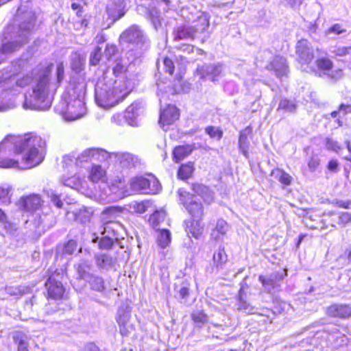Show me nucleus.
Here are the masks:
<instances>
[{
    "label": "nucleus",
    "mask_w": 351,
    "mask_h": 351,
    "mask_svg": "<svg viewBox=\"0 0 351 351\" xmlns=\"http://www.w3.org/2000/svg\"><path fill=\"white\" fill-rule=\"evenodd\" d=\"M46 142L34 132L8 134L0 143V167L29 169L44 160Z\"/></svg>",
    "instance_id": "f257e3e1"
},
{
    "label": "nucleus",
    "mask_w": 351,
    "mask_h": 351,
    "mask_svg": "<svg viewBox=\"0 0 351 351\" xmlns=\"http://www.w3.org/2000/svg\"><path fill=\"white\" fill-rule=\"evenodd\" d=\"M192 193L179 189L178 194L180 204L184 208L190 218L184 221V230L189 237L199 239L203 234L205 215L204 204L209 206L215 202L213 191L206 184L199 182L191 184Z\"/></svg>",
    "instance_id": "f03ea898"
},
{
    "label": "nucleus",
    "mask_w": 351,
    "mask_h": 351,
    "mask_svg": "<svg viewBox=\"0 0 351 351\" xmlns=\"http://www.w3.org/2000/svg\"><path fill=\"white\" fill-rule=\"evenodd\" d=\"M132 88L128 80L115 81L113 86L96 94L97 104L104 108H111L122 102L132 92Z\"/></svg>",
    "instance_id": "7ed1b4c3"
},
{
    "label": "nucleus",
    "mask_w": 351,
    "mask_h": 351,
    "mask_svg": "<svg viewBox=\"0 0 351 351\" xmlns=\"http://www.w3.org/2000/svg\"><path fill=\"white\" fill-rule=\"evenodd\" d=\"M132 190L144 195H156L161 191L158 179L152 173L136 176L130 180Z\"/></svg>",
    "instance_id": "20e7f679"
},
{
    "label": "nucleus",
    "mask_w": 351,
    "mask_h": 351,
    "mask_svg": "<svg viewBox=\"0 0 351 351\" xmlns=\"http://www.w3.org/2000/svg\"><path fill=\"white\" fill-rule=\"evenodd\" d=\"M51 69L49 67L45 73L41 75L32 89L31 102L35 106H39L49 96Z\"/></svg>",
    "instance_id": "39448f33"
},
{
    "label": "nucleus",
    "mask_w": 351,
    "mask_h": 351,
    "mask_svg": "<svg viewBox=\"0 0 351 351\" xmlns=\"http://www.w3.org/2000/svg\"><path fill=\"white\" fill-rule=\"evenodd\" d=\"M45 296L47 300H61L64 298L65 288L61 282L56 280L52 275L49 276L45 283Z\"/></svg>",
    "instance_id": "423d86ee"
},
{
    "label": "nucleus",
    "mask_w": 351,
    "mask_h": 351,
    "mask_svg": "<svg viewBox=\"0 0 351 351\" xmlns=\"http://www.w3.org/2000/svg\"><path fill=\"white\" fill-rule=\"evenodd\" d=\"M19 208L23 212L34 214L42 208L43 201L38 194H30L20 198Z\"/></svg>",
    "instance_id": "0eeeda50"
},
{
    "label": "nucleus",
    "mask_w": 351,
    "mask_h": 351,
    "mask_svg": "<svg viewBox=\"0 0 351 351\" xmlns=\"http://www.w3.org/2000/svg\"><path fill=\"white\" fill-rule=\"evenodd\" d=\"M119 41L133 45L143 43V34L138 25H131L123 30L119 36Z\"/></svg>",
    "instance_id": "6e6552de"
},
{
    "label": "nucleus",
    "mask_w": 351,
    "mask_h": 351,
    "mask_svg": "<svg viewBox=\"0 0 351 351\" xmlns=\"http://www.w3.org/2000/svg\"><path fill=\"white\" fill-rule=\"evenodd\" d=\"M66 113L70 120H76L83 117L85 113V104L80 95H78L76 98L69 99Z\"/></svg>",
    "instance_id": "1a4fd4ad"
},
{
    "label": "nucleus",
    "mask_w": 351,
    "mask_h": 351,
    "mask_svg": "<svg viewBox=\"0 0 351 351\" xmlns=\"http://www.w3.org/2000/svg\"><path fill=\"white\" fill-rule=\"evenodd\" d=\"M267 71L274 73L276 76L278 78L287 77L289 69L287 60L280 56H276L271 60L266 66Z\"/></svg>",
    "instance_id": "9d476101"
},
{
    "label": "nucleus",
    "mask_w": 351,
    "mask_h": 351,
    "mask_svg": "<svg viewBox=\"0 0 351 351\" xmlns=\"http://www.w3.org/2000/svg\"><path fill=\"white\" fill-rule=\"evenodd\" d=\"M295 53L299 62L302 64H308L314 59L313 51L309 47V43L306 39L302 38L295 45Z\"/></svg>",
    "instance_id": "9b49d317"
},
{
    "label": "nucleus",
    "mask_w": 351,
    "mask_h": 351,
    "mask_svg": "<svg viewBox=\"0 0 351 351\" xmlns=\"http://www.w3.org/2000/svg\"><path fill=\"white\" fill-rule=\"evenodd\" d=\"M179 117V109L174 105L169 104L160 111L158 123L162 128L168 127L178 120Z\"/></svg>",
    "instance_id": "f8f14e48"
},
{
    "label": "nucleus",
    "mask_w": 351,
    "mask_h": 351,
    "mask_svg": "<svg viewBox=\"0 0 351 351\" xmlns=\"http://www.w3.org/2000/svg\"><path fill=\"white\" fill-rule=\"evenodd\" d=\"M106 12L108 19L114 23L125 14V4L123 1H114L106 5Z\"/></svg>",
    "instance_id": "ddd939ff"
},
{
    "label": "nucleus",
    "mask_w": 351,
    "mask_h": 351,
    "mask_svg": "<svg viewBox=\"0 0 351 351\" xmlns=\"http://www.w3.org/2000/svg\"><path fill=\"white\" fill-rule=\"evenodd\" d=\"M326 314L329 317L348 319L351 317V306L348 304H332L326 307Z\"/></svg>",
    "instance_id": "4468645a"
},
{
    "label": "nucleus",
    "mask_w": 351,
    "mask_h": 351,
    "mask_svg": "<svg viewBox=\"0 0 351 351\" xmlns=\"http://www.w3.org/2000/svg\"><path fill=\"white\" fill-rule=\"evenodd\" d=\"M88 179L93 184L106 183L108 176L106 169L98 164H93L88 170Z\"/></svg>",
    "instance_id": "2eb2a0df"
},
{
    "label": "nucleus",
    "mask_w": 351,
    "mask_h": 351,
    "mask_svg": "<svg viewBox=\"0 0 351 351\" xmlns=\"http://www.w3.org/2000/svg\"><path fill=\"white\" fill-rule=\"evenodd\" d=\"M195 149L194 143L177 145L172 151V159L174 162L179 163L190 156Z\"/></svg>",
    "instance_id": "dca6fc26"
},
{
    "label": "nucleus",
    "mask_w": 351,
    "mask_h": 351,
    "mask_svg": "<svg viewBox=\"0 0 351 351\" xmlns=\"http://www.w3.org/2000/svg\"><path fill=\"white\" fill-rule=\"evenodd\" d=\"M282 279V275L275 276H267L265 275H259L258 281L261 284L263 288L267 292L270 293L274 289L280 287V281Z\"/></svg>",
    "instance_id": "f3484780"
},
{
    "label": "nucleus",
    "mask_w": 351,
    "mask_h": 351,
    "mask_svg": "<svg viewBox=\"0 0 351 351\" xmlns=\"http://www.w3.org/2000/svg\"><path fill=\"white\" fill-rule=\"evenodd\" d=\"M125 208L120 206H110L101 212L102 220L105 225L113 223L117 216L123 213Z\"/></svg>",
    "instance_id": "a211bd4d"
},
{
    "label": "nucleus",
    "mask_w": 351,
    "mask_h": 351,
    "mask_svg": "<svg viewBox=\"0 0 351 351\" xmlns=\"http://www.w3.org/2000/svg\"><path fill=\"white\" fill-rule=\"evenodd\" d=\"M22 14L23 12L21 11L20 8H19L14 16V19L15 21H19L23 19L24 20L19 25V31L21 33L29 32L34 27L35 17L33 15L29 14L25 17H22Z\"/></svg>",
    "instance_id": "6ab92c4d"
},
{
    "label": "nucleus",
    "mask_w": 351,
    "mask_h": 351,
    "mask_svg": "<svg viewBox=\"0 0 351 351\" xmlns=\"http://www.w3.org/2000/svg\"><path fill=\"white\" fill-rule=\"evenodd\" d=\"M275 176L276 179L282 184L283 188L291 185L293 182V177L281 168H274L271 171V176Z\"/></svg>",
    "instance_id": "aec40b11"
},
{
    "label": "nucleus",
    "mask_w": 351,
    "mask_h": 351,
    "mask_svg": "<svg viewBox=\"0 0 351 351\" xmlns=\"http://www.w3.org/2000/svg\"><path fill=\"white\" fill-rule=\"evenodd\" d=\"M196 36L193 33L189 25H182L174 30V38L176 40H194Z\"/></svg>",
    "instance_id": "412c9836"
},
{
    "label": "nucleus",
    "mask_w": 351,
    "mask_h": 351,
    "mask_svg": "<svg viewBox=\"0 0 351 351\" xmlns=\"http://www.w3.org/2000/svg\"><path fill=\"white\" fill-rule=\"evenodd\" d=\"M130 318V314L124 309L119 310L117 313L116 321L119 327V332L123 337L128 336L130 333L127 328V324Z\"/></svg>",
    "instance_id": "4be33fe9"
},
{
    "label": "nucleus",
    "mask_w": 351,
    "mask_h": 351,
    "mask_svg": "<svg viewBox=\"0 0 351 351\" xmlns=\"http://www.w3.org/2000/svg\"><path fill=\"white\" fill-rule=\"evenodd\" d=\"M195 171V163L189 161L182 164L178 169L177 177L179 180H186L193 176Z\"/></svg>",
    "instance_id": "5701e85b"
},
{
    "label": "nucleus",
    "mask_w": 351,
    "mask_h": 351,
    "mask_svg": "<svg viewBox=\"0 0 351 351\" xmlns=\"http://www.w3.org/2000/svg\"><path fill=\"white\" fill-rule=\"evenodd\" d=\"M191 319L195 326L201 328L208 323V315L203 309H196L191 312Z\"/></svg>",
    "instance_id": "b1692460"
},
{
    "label": "nucleus",
    "mask_w": 351,
    "mask_h": 351,
    "mask_svg": "<svg viewBox=\"0 0 351 351\" xmlns=\"http://www.w3.org/2000/svg\"><path fill=\"white\" fill-rule=\"evenodd\" d=\"M228 261V254L224 247H219L213 256V267L217 269L221 268Z\"/></svg>",
    "instance_id": "393cba45"
},
{
    "label": "nucleus",
    "mask_w": 351,
    "mask_h": 351,
    "mask_svg": "<svg viewBox=\"0 0 351 351\" xmlns=\"http://www.w3.org/2000/svg\"><path fill=\"white\" fill-rule=\"evenodd\" d=\"M196 36L197 34L204 32L209 27L208 20L204 16H199L189 25Z\"/></svg>",
    "instance_id": "a878e982"
},
{
    "label": "nucleus",
    "mask_w": 351,
    "mask_h": 351,
    "mask_svg": "<svg viewBox=\"0 0 351 351\" xmlns=\"http://www.w3.org/2000/svg\"><path fill=\"white\" fill-rule=\"evenodd\" d=\"M171 241L170 231L167 229L158 230L156 242L158 245L162 249L169 245Z\"/></svg>",
    "instance_id": "bb28decb"
},
{
    "label": "nucleus",
    "mask_w": 351,
    "mask_h": 351,
    "mask_svg": "<svg viewBox=\"0 0 351 351\" xmlns=\"http://www.w3.org/2000/svg\"><path fill=\"white\" fill-rule=\"evenodd\" d=\"M13 341L16 346L17 351H29L27 337L24 333L17 332L14 334Z\"/></svg>",
    "instance_id": "cd10ccee"
},
{
    "label": "nucleus",
    "mask_w": 351,
    "mask_h": 351,
    "mask_svg": "<svg viewBox=\"0 0 351 351\" xmlns=\"http://www.w3.org/2000/svg\"><path fill=\"white\" fill-rule=\"evenodd\" d=\"M228 229V223L223 219H219L213 230L212 234L215 235L216 239L223 237L226 234Z\"/></svg>",
    "instance_id": "c85d7f7f"
},
{
    "label": "nucleus",
    "mask_w": 351,
    "mask_h": 351,
    "mask_svg": "<svg viewBox=\"0 0 351 351\" xmlns=\"http://www.w3.org/2000/svg\"><path fill=\"white\" fill-rule=\"evenodd\" d=\"M134 107H128L123 112L117 113L112 117V122L117 125H122L124 122L128 121L127 113H134Z\"/></svg>",
    "instance_id": "c756f323"
},
{
    "label": "nucleus",
    "mask_w": 351,
    "mask_h": 351,
    "mask_svg": "<svg viewBox=\"0 0 351 351\" xmlns=\"http://www.w3.org/2000/svg\"><path fill=\"white\" fill-rule=\"evenodd\" d=\"M318 70L328 72L333 68V62L328 58H319L315 61Z\"/></svg>",
    "instance_id": "7c9ffc66"
},
{
    "label": "nucleus",
    "mask_w": 351,
    "mask_h": 351,
    "mask_svg": "<svg viewBox=\"0 0 351 351\" xmlns=\"http://www.w3.org/2000/svg\"><path fill=\"white\" fill-rule=\"evenodd\" d=\"M204 130L210 138L215 139L217 141H220L223 135V131L219 127L208 125L205 128Z\"/></svg>",
    "instance_id": "2f4dec72"
},
{
    "label": "nucleus",
    "mask_w": 351,
    "mask_h": 351,
    "mask_svg": "<svg viewBox=\"0 0 351 351\" xmlns=\"http://www.w3.org/2000/svg\"><path fill=\"white\" fill-rule=\"evenodd\" d=\"M296 108L297 105L294 101L287 98H283L280 100L277 110L294 112Z\"/></svg>",
    "instance_id": "473e14b6"
},
{
    "label": "nucleus",
    "mask_w": 351,
    "mask_h": 351,
    "mask_svg": "<svg viewBox=\"0 0 351 351\" xmlns=\"http://www.w3.org/2000/svg\"><path fill=\"white\" fill-rule=\"evenodd\" d=\"M251 133L252 129L249 126L240 132L239 136V146L240 148H245L247 147L248 136L250 135Z\"/></svg>",
    "instance_id": "72a5a7b5"
},
{
    "label": "nucleus",
    "mask_w": 351,
    "mask_h": 351,
    "mask_svg": "<svg viewBox=\"0 0 351 351\" xmlns=\"http://www.w3.org/2000/svg\"><path fill=\"white\" fill-rule=\"evenodd\" d=\"M163 221L164 215L158 210L154 211L148 219V222L153 228H156Z\"/></svg>",
    "instance_id": "f704fd0d"
},
{
    "label": "nucleus",
    "mask_w": 351,
    "mask_h": 351,
    "mask_svg": "<svg viewBox=\"0 0 351 351\" xmlns=\"http://www.w3.org/2000/svg\"><path fill=\"white\" fill-rule=\"evenodd\" d=\"M178 49L182 51L183 53H187V54H191L194 53V51H196L197 54L199 55H203L204 54V51L203 49L199 48H195L193 45L188 44V43H182L178 47Z\"/></svg>",
    "instance_id": "c9c22d12"
},
{
    "label": "nucleus",
    "mask_w": 351,
    "mask_h": 351,
    "mask_svg": "<svg viewBox=\"0 0 351 351\" xmlns=\"http://www.w3.org/2000/svg\"><path fill=\"white\" fill-rule=\"evenodd\" d=\"M339 221L337 224L332 223L331 226L336 227L337 225L339 226H344L351 221V214L347 212H341L338 214Z\"/></svg>",
    "instance_id": "e433bc0d"
},
{
    "label": "nucleus",
    "mask_w": 351,
    "mask_h": 351,
    "mask_svg": "<svg viewBox=\"0 0 351 351\" xmlns=\"http://www.w3.org/2000/svg\"><path fill=\"white\" fill-rule=\"evenodd\" d=\"M149 204L150 203L149 201H141L136 202L133 205L134 211L136 214H143L147 210Z\"/></svg>",
    "instance_id": "4c0bfd02"
},
{
    "label": "nucleus",
    "mask_w": 351,
    "mask_h": 351,
    "mask_svg": "<svg viewBox=\"0 0 351 351\" xmlns=\"http://www.w3.org/2000/svg\"><path fill=\"white\" fill-rule=\"evenodd\" d=\"M114 245V241L108 237H104L99 239L98 247L100 250H110Z\"/></svg>",
    "instance_id": "58836bf2"
},
{
    "label": "nucleus",
    "mask_w": 351,
    "mask_h": 351,
    "mask_svg": "<svg viewBox=\"0 0 351 351\" xmlns=\"http://www.w3.org/2000/svg\"><path fill=\"white\" fill-rule=\"evenodd\" d=\"M101 48L100 47H97L93 53L90 55V64L93 66L97 65L101 59Z\"/></svg>",
    "instance_id": "ea45409f"
},
{
    "label": "nucleus",
    "mask_w": 351,
    "mask_h": 351,
    "mask_svg": "<svg viewBox=\"0 0 351 351\" xmlns=\"http://www.w3.org/2000/svg\"><path fill=\"white\" fill-rule=\"evenodd\" d=\"M103 152L101 149L91 147L85 149L83 152V156L86 158H96Z\"/></svg>",
    "instance_id": "a19ab883"
},
{
    "label": "nucleus",
    "mask_w": 351,
    "mask_h": 351,
    "mask_svg": "<svg viewBox=\"0 0 351 351\" xmlns=\"http://www.w3.org/2000/svg\"><path fill=\"white\" fill-rule=\"evenodd\" d=\"M164 69L166 73L170 75L174 74L175 65L173 61L169 57L166 56L163 59Z\"/></svg>",
    "instance_id": "79ce46f5"
},
{
    "label": "nucleus",
    "mask_w": 351,
    "mask_h": 351,
    "mask_svg": "<svg viewBox=\"0 0 351 351\" xmlns=\"http://www.w3.org/2000/svg\"><path fill=\"white\" fill-rule=\"evenodd\" d=\"M77 248V243L74 240L68 241L64 245L63 252L65 254H73Z\"/></svg>",
    "instance_id": "37998d69"
},
{
    "label": "nucleus",
    "mask_w": 351,
    "mask_h": 351,
    "mask_svg": "<svg viewBox=\"0 0 351 351\" xmlns=\"http://www.w3.org/2000/svg\"><path fill=\"white\" fill-rule=\"evenodd\" d=\"M331 204L335 207L341 208L343 209H349L351 207V200H340L335 199L331 202Z\"/></svg>",
    "instance_id": "c03bdc74"
},
{
    "label": "nucleus",
    "mask_w": 351,
    "mask_h": 351,
    "mask_svg": "<svg viewBox=\"0 0 351 351\" xmlns=\"http://www.w3.org/2000/svg\"><path fill=\"white\" fill-rule=\"evenodd\" d=\"M95 258L99 266H103L105 263L112 261V258L106 254H96Z\"/></svg>",
    "instance_id": "a18cd8bd"
},
{
    "label": "nucleus",
    "mask_w": 351,
    "mask_h": 351,
    "mask_svg": "<svg viewBox=\"0 0 351 351\" xmlns=\"http://www.w3.org/2000/svg\"><path fill=\"white\" fill-rule=\"evenodd\" d=\"M307 165L311 171H315L320 165L319 159L316 156H312L308 159Z\"/></svg>",
    "instance_id": "49530a36"
},
{
    "label": "nucleus",
    "mask_w": 351,
    "mask_h": 351,
    "mask_svg": "<svg viewBox=\"0 0 351 351\" xmlns=\"http://www.w3.org/2000/svg\"><path fill=\"white\" fill-rule=\"evenodd\" d=\"M57 82L60 84L64 77V68L62 62L59 63L56 67Z\"/></svg>",
    "instance_id": "de8ad7c7"
},
{
    "label": "nucleus",
    "mask_w": 351,
    "mask_h": 351,
    "mask_svg": "<svg viewBox=\"0 0 351 351\" xmlns=\"http://www.w3.org/2000/svg\"><path fill=\"white\" fill-rule=\"evenodd\" d=\"M339 164L336 159L330 160L326 165L327 169L330 172H337L339 169Z\"/></svg>",
    "instance_id": "09e8293b"
},
{
    "label": "nucleus",
    "mask_w": 351,
    "mask_h": 351,
    "mask_svg": "<svg viewBox=\"0 0 351 351\" xmlns=\"http://www.w3.org/2000/svg\"><path fill=\"white\" fill-rule=\"evenodd\" d=\"M248 286L247 285H242L240 289L239 290L238 295H237V299L240 303L245 304V299H246V292L245 288L247 287Z\"/></svg>",
    "instance_id": "8fccbe9b"
},
{
    "label": "nucleus",
    "mask_w": 351,
    "mask_h": 351,
    "mask_svg": "<svg viewBox=\"0 0 351 351\" xmlns=\"http://www.w3.org/2000/svg\"><path fill=\"white\" fill-rule=\"evenodd\" d=\"M346 32V29L342 27L340 24H334L328 29V32L334 33L335 34H340Z\"/></svg>",
    "instance_id": "3c124183"
},
{
    "label": "nucleus",
    "mask_w": 351,
    "mask_h": 351,
    "mask_svg": "<svg viewBox=\"0 0 351 351\" xmlns=\"http://www.w3.org/2000/svg\"><path fill=\"white\" fill-rule=\"evenodd\" d=\"M16 45L12 42H8L2 45L1 50L3 53H10L15 50Z\"/></svg>",
    "instance_id": "603ef678"
},
{
    "label": "nucleus",
    "mask_w": 351,
    "mask_h": 351,
    "mask_svg": "<svg viewBox=\"0 0 351 351\" xmlns=\"http://www.w3.org/2000/svg\"><path fill=\"white\" fill-rule=\"evenodd\" d=\"M71 6L73 10H76V16L77 17L82 16L84 8L80 4L77 3H72Z\"/></svg>",
    "instance_id": "864d4df0"
},
{
    "label": "nucleus",
    "mask_w": 351,
    "mask_h": 351,
    "mask_svg": "<svg viewBox=\"0 0 351 351\" xmlns=\"http://www.w3.org/2000/svg\"><path fill=\"white\" fill-rule=\"evenodd\" d=\"M350 51L351 47H339L336 50V55L339 56H346L350 53Z\"/></svg>",
    "instance_id": "5fc2aeb1"
},
{
    "label": "nucleus",
    "mask_w": 351,
    "mask_h": 351,
    "mask_svg": "<svg viewBox=\"0 0 351 351\" xmlns=\"http://www.w3.org/2000/svg\"><path fill=\"white\" fill-rule=\"evenodd\" d=\"M179 294L182 299L186 298L190 294L189 285L182 287L179 291Z\"/></svg>",
    "instance_id": "6e6d98bb"
},
{
    "label": "nucleus",
    "mask_w": 351,
    "mask_h": 351,
    "mask_svg": "<svg viewBox=\"0 0 351 351\" xmlns=\"http://www.w3.org/2000/svg\"><path fill=\"white\" fill-rule=\"evenodd\" d=\"M286 4L291 8H295L300 6L304 0H285Z\"/></svg>",
    "instance_id": "4d7b16f0"
},
{
    "label": "nucleus",
    "mask_w": 351,
    "mask_h": 351,
    "mask_svg": "<svg viewBox=\"0 0 351 351\" xmlns=\"http://www.w3.org/2000/svg\"><path fill=\"white\" fill-rule=\"evenodd\" d=\"M338 111H343L344 114H346L348 112H351V105L341 104L338 106Z\"/></svg>",
    "instance_id": "13d9d810"
},
{
    "label": "nucleus",
    "mask_w": 351,
    "mask_h": 351,
    "mask_svg": "<svg viewBox=\"0 0 351 351\" xmlns=\"http://www.w3.org/2000/svg\"><path fill=\"white\" fill-rule=\"evenodd\" d=\"M52 201L56 207L59 208H61L62 207L63 203L58 195L53 196Z\"/></svg>",
    "instance_id": "bf43d9fd"
},
{
    "label": "nucleus",
    "mask_w": 351,
    "mask_h": 351,
    "mask_svg": "<svg viewBox=\"0 0 351 351\" xmlns=\"http://www.w3.org/2000/svg\"><path fill=\"white\" fill-rule=\"evenodd\" d=\"M29 77L28 76H25L21 79H19L16 82V84L19 86H25L28 84Z\"/></svg>",
    "instance_id": "052dcab7"
},
{
    "label": "nucleus",
    "mask_w": 351,
    "mask_h": 351,
    "mask_svg": "<svg viewBox=\"0 0 351 351\" xmlns=\"http://www.w3.org/2000/svg\"><path fill=\"white\" fill-rule=\"evenodd\" d=\"M8 222V217L5 213L0 208V223H6Z\"/></svg>",
    "instance_id": "680f3d73"
},
{
    "label": "nucleus",
    "mask_w": 351,
    "mask_h": 351,
    "mask_svg": "<svg viewBox=\"0 0 351 351\" xmlns=\"http://www.w3.org/2000/svg\"><path fill=\"white\" fill-rule=\"evenodd\" d=\"M78 25H80V27L86 28L89 25V21L87 19L84 18L78 22Z\"/></svg>",
    "instance_id": "e2e57ef3"
},
{
    "label": "nucleus",
    "mask_w": 351,
    "mask_h": 351,
    "mask_svg": "<svg viewBox=\"0 0 351 351\" xmlns=\"http://www.w3.org/2000/svg\"><path fill=\"white\" fill-rule=\"evenodd\" d=\"M96 38L97 43L99 44L104 43L106 40V36L104 34H98Z\"/></svg>",
    "instance_id": "0e129e2a"
},
{
    "label": "nucleus",
    "mask_w": 351,
    "mask_h": 351,
    "mask_svg": "<svg viewBox=\"0 0 351 351\" xmlns=\"http://www.w3.org/2000/svg\"><path fill=\"white\" fill-rule=\"evenodd\" d=\"M123 69V66L121 65H117L116 67L113 69V73L117 75L119 73H121Z\"/></svg>",
    "instance_id": "69168bd1"
},
{
    "label": "nucleus",
    "mask_w": 351,
    "mask_h": 351,
    "mask_svg": "<svg viewBox=\"0 0 351 351\" xmlns=\"http://www.w3.org/2000/svg\"><path fill=\"white\" fill-rule=\"evenodd\" d=\"M88 350L89 351H101L99 348L98 346H97L94 343H90L89 346H88Z\"/></svg>",
    "instance_id": "338daca9"
},
{
    "label": "nucleus",
    "mask_w": 351,
    "mask_h": 351,
    "mask_svg": "<svg viewBox=\"0 0 351 351\" xmlns=\"http://www.w3.org/2000/svg\"><path fill=\"white\" fill-rule=\"evenodd\" d=\"M305 234H300L298 237V239L296 242V247H300V245L301 243V242L302 241V240L304 239V238L305 237Z\"/></svg>",
    "instance_id": "774afa93"
}]
</instances>
